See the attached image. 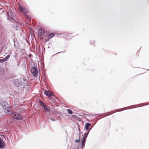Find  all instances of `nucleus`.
I'll return each mask as SVG.
<instances>
[{
    "label": "nucleus",
    "instance_id": "f8f14e48",
    "mask_svg": "<svg viewBox=\"0 0 149 149\" xmlns=\"http://www.w3.org/2000/svg\"><path fill=\"white\" fill-rule=\"evenodd\" d=\"M44 93L47 96H49L50 94V92L47 90L45 91Z\"/></svg>",
    "mask_w": 149,
    "mask_h": 149
},
{
    "label": "nucleus",
    "instance_id": "f257e3e1",
    "mask_svg": "<svg viewBox=\"0 0 149 149\" xmlns=\"http://www.w3.org/2000/svg\"><path fill=\"white\" fill-rule=\"evenodd\" d=\"M1 104L5 113L7 114H10L11 110L10 108V106H9L8 103L4 102L2 103Z\"/></svg>",
    "mask_w": 149,
    "mask_h": 149
},
{
    "label": "nucleus",
    "instance_id": "f03ea898",
    "mask_svg": "<svg viewBox=\"0 0 149 149\" xmlns=\"http://www.w3.org/2000/svg\"><path fill=\"white\" fill-rule=\"evenodd\" d=\"M40 33H38V37L41 40L43 39L44 38H48V34L47 32H44V31L42 29L39 30Z\"/></svg>",
    "mask_w": 149,
    "mask_h": 149
},
{
    "label": "nucleus",
    "instance_id": "a211bd4d",
    "mask_svg": "<svg viewBox=\"0 0 149 149\" xmlns=\"http://www.w3.org/2000/svg\"><path fill=\"white\" fill-rule=\"evenodd\" d=\"M50 95L51 96H53L54 95V94L53 93L50 92Z\"/></svg>",
    "mask_w": 149,
    "mask_h": 149
},
{
    "label": "nucleus",
    "instance_id": "9d476101",
    "mask_svg": "<svg viewBox=\"0 0 149 149\" xmlns=\"http://www.w3.org/2000/svg\"><path fill=\"white\" fill-rule=\"evenodd\" d=\"M8 15L10 16V19H11L13 18V13L11 12H9L8 13Z\"/></svg>",
    "mask_w": 149,
    "mask_h": 149
},
{
    "label": "nucleus",
    "instance_id": "6e6552de",
    "mask_svg": "<svg viewBox=\"0 0 149 149\" xmlns=\"http://www.w3.org/2000/svg\"><path fill=\"white\" fill-rule=\"evenodd\" d=\"M15 85L17 86H20L22 84V82L21 81H19L18 80H16L15 81Z\"/></svg>",
    "mask_w": 149,
    "mask_h": 149
},
{
    "label": "nucleus",
    "instance_id": "aec40b11",
    "mask_svg": "<svg viewBox=\"0 0 149 149\" xmlns=\"http://www.w3.org/2000/svg\"><path fill=\"white\" fill-rule=\"evenodd\" d=\"M51 119L52 120V121H54V119L53 118H51Z\"/></svg>",
    "mask_w": 149,
    "mask_h": 149
},
{
    "label": "nucleus",
    "instance_id": "39448f33",
    "mask_svg": "<svg viewBox=\"0 0 149 149\" xmlns=\"http://www.w3.org/2000/svg\"><path fill=\"white\" fill-rule=\"evenodd\" d=\"M31 73L34 76H37L38 73V71L37 69L33 67L32 68L31 70Z\"/></svg>",
    "mask_w": 149,
    "mask_h": 149
},
{
    "label": "nucleus",
    "instance_id": "4be33fe9",
    "mask_svg": "<svg viewBox=\"0 0 149 149\" xmlns=\"http://www.w3.org/2000/svg\"><path fill=\"white\" fill-rule=\"evenodd\" d=\"M83 141H82V143H83Z\"/></svg>",
    "mask_w": 149,
    "mask_h": 149
},
{
    "label": "nucleus",
    "instance_id": "423d86ee",
    "mask_svg": "<svg viewBox=\"0 0 149 149\" xmlns=\"http://www.w3.org/2000/svg\"><path fill=\"white\" fill-rule=\"evenodd\" d=\"M19 10L23 14H26L28 12V10L26 8L24 7L20 6L19 8Z\"/></svg>",
    "mask_w": 149,
    "mask_h": 149
},
{
    "label": "nucleus",
    "instance_id": "f3484780",
    "mask_svg": "<svg viewBox=\"0 0 149 149\" xmlns=\"http://www.w3.org/2000/svg\"><path fill=\"white\" fill-rule=\"evenodd\" d=\"M80 141V139H78L76 141H75L78 143V142H79Z\"/></svg>",
    "mask_w": 149,
    "mask_h": 149
},
{
    "label": "nucleus",
    "instance_id": "412c9836",
    "mask_svg": "<svg viewBox=\"0 0 149 149\" xmlns=\"http://www.w3.org/2000/svg\"><path fill=\"white\" fill-rule=\"evenodd\" d=\"M1 62H3V61H2V60L0 59V63Z\"/></svg>",
    "mask_w": 149,
    "mask_h": 149
},
{
    "label": "nucleus",
    "instance_id": "2eb2a0df",
    "mask_svg": "<svg viewBox=\"0 0 149 149\" xmlns=\"http://www.w3.org/2000/svg\"><path fill=\"white\" fill-rule=\"evenodd\" d=\"M68 113L70 114H72L73 113L72 111L70 109H67Z\"/></svg>",
    "mask_w": 149,
    "mask_h": 149
},
{
    "label": "nucleus",
    "instance_id": "20e7f679",
    "mask_svg": "<svg viewBox=\"0 0 149 149\" xmlns=\"http://www.w3.org/2000/svg\"><path fill=\"white\" fill-rule=\"evenodd\" d=\"M39 102L40 105L43 107L44 109L46 111L49 113L50 112V110L48 108L47 106L41 101L39 100Z\"/></svg>",
    "mask_w": 149,
    "mask_h": 149
},
{
    "label": "nucleus",
    "instance_id": "dca6fc26",
    "mask_svg": "<svg viewBox=\"0 0 149 149\" xmlns=\"http://www.w3.org/2000/svg\"><path fill=\"white\" fill-rule=\"evenodd\" d=\"M87 135H88V133H85V134L84 135V137L83 138V140H84V139H86V137L87 136Z\"/></svg>",
    "mask_w": 149,
    "mask_h": 149
},
{
    "label": "nucleus",
    "instance_id": "ddd939ff",
    "mask_svg": "<svg viewBox=\"0 0 149 149\" xmlns=\"http://www.w3.org/2000/svg\"><path fill=\"white\" fill-rule=\"evenodd\" d=\"M91 125V124L89 123H87L85 125V129L86 130H87L89 128V127Z\"/></svg>",
    "mask_w": 149,
    "mask_h": 149
},
{
    "label": "nucleus",
    "instance_id": "6ab92c4d",
    "mask_svg": "<svg viewBox=\"0 0 149 149\" xmlns=\"http://www.w3.org/2000/svg\"><path fill=\"white\" fill-rule=\"evenodd\" d=\"M48 96V97H49V99L50 100L52 99V97H51V96L50 95Z\"/></svg>",
    "mask_w": 149,
    "mask_h": 149
},
{
    "label": "nucleus",
    "instance_id": "7ed1b4c3",
    "mask_svg": "<svg viewBox=\"0 0 149 149\" xmlns=\"http://www.w3.org/2000/svg\"><path fill=\"white\" fill-rule=\"evenodd\" d=\"M10 114L11 115L13 118L17 120H22L23 119L22 117L17 113H13L10 111Z\"/></svg>",
    "mask_w": 149,
    "mask_h": 149
},
{
    "label": "nucleus",
    "instance_id": "1a4fd4ad",
    "mask_svg": "<svg viewBox=\"0 0 149 149\" xmlns=\"http://www.w3.org/2000/svg\"><path fill=\"white\" fill-rule=\"evenodd\" d=\"M10 56L9 55H7L5 58H4L3 59H1L2 61H3V62L6 61L9 58Z\"/></svg>",
    "mask_w": 149,
    "mask_h": 149
},
{
    "label": "nucleus",
    "instance_id": "9b49d317",
    "mask_svg": "<svg viewBox=\"0 0 149 149\" xmlns=\"http://www.w3.org/2000/svg\"><path fill=\"white\" fill-rule=\"evenodd\" d=\"M24 17L25 18L28 19V21L30 23L31 22V18L28 15H25L24 16Z\"/></svg>",
    "mask_w": 149,
    "mask_h": 149
},
{
    "label": "nucleus",
    "instance_id": "4468645a",
    "mask_svg": "<svg viewBox=\"0 0 149 149\" xmlns=\"http://www.w3.org/2000/svg\"><path fill=\"white\" fill-rule=\"evenodd\" d=\"M55 35V33H52L49 34H48V38H51Z\"/></svg>",
    "mask_w": 149,
    "mask_h": 149
},
{
    "label": "nucleus",
    "instance_id": "0eeeda50",
    "mask_svg": "<svg viewBox=\"0 0 149 149\" xmlns=\"http://www.w3.org/2000/svg\"><path fill=\"white\" fill-rule=\"evenodd\" d=\"M5 144L3 141L0 139V148H4Z\"/></svg>",
    "mask_w": 149,
    "mask_h": 149
}]
</instances>
